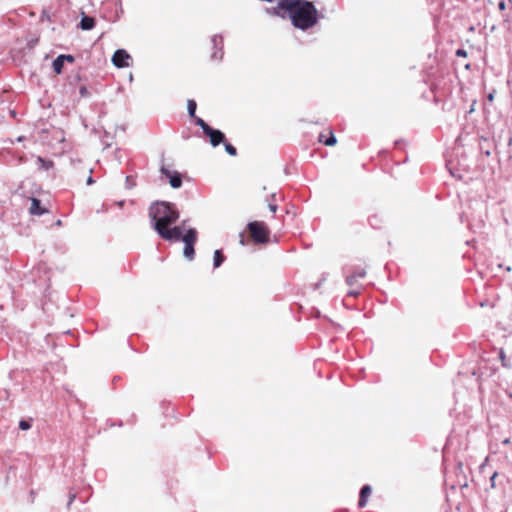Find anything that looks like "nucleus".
Returning <instances> with one entry per match:
<instances>
[{"mask_svg":"<svg viewBox=\"0 0 512 512\" xmlns=\"http://www.w3.org/2000/svg\"><path fill=\"white\" fill-rule=\"evenodd\" d=\"M281 6L289 11L293 25L299 29L311 28L318 21L317 10L311 2L296 0Z\"/></svg>","mask_w":512,"mask_h":512,"instance_id":"obj_1","label":"nucleus"},{"mask_svg":"<svg viewBox=\"0 0 512 512\" xmlns=\"http://www.w3.org/2000/svg\"><path fill=\"white\" fill-rule=\"evenodd\" d=\"M149 216L154 222V229L160 237L168 235V227L179 218V212L167 202H157L150 206Z\"/></svg>","mask_w":512,"mask_h":512,"instance_id":"obj_2","label":"nucleus"},{"mask_svg":"<svg viewBox=\"0 0 512 512\" xmlns=\"http://www.w3.org/2000/svg\"><path fill=\"white\" fill-rule=\"evenodd\" d=\"M247 231L255 244H267L270 241V229L263 221L249 222Z\"/></svg>","mask_w":512,"mask_h":512,"instance_id":"obj_3","label":"nucleus"},{"mask_svg":"<svg viewBox=\"0 0 512 512\" xmlns=\"http://www.w3.org/2000/svg\"><path fill=\"white\" fill-rule=\"evenodd\" d=\"M367 275L366 268L355 267L345 278L346 284L349 286L348 296L357 297L362 291L361 280Z\"/></svg>","mask_w":512,"mask_h":512,"instance_id":"obj_4","label":"nucleus"},{"mask_svg":"<svg viewBox=\"0 0 512 512\" xmlns=\"http://www.w3.org/2000/svg\"><path fill=\"white\" fill-rule=\"evenodd\" d=\"M196 124L200 126L204 134L209 137L212 146L216 147L224 142L225 135L220 130L210 127L202 118H197Z\"/></svg>","mask_w":512,"mask_h":512,"instance_id":"obj_5","label":"nucleus"},{"mask_svg":"<svg viewBox=\"0 0 512 512\" xmlns=\"http://www.w3.org/2000/svg\"><path fill=\"white\" fill-rule=\"evenodd\" d=\"M184 242L183 254L188 260H193L195 256L194 245L197 241V231L194 228L189 229L182 237Z\"/></svg>","mask_w":512,"mask_h":512,"instance_id":"obj_6","label":"nucleus"},{"mask_svg":"<svg viewBox=\"0 0 512 512\" xmlns=\"http://www.w3.org/2000/svg\"><path fill=\"white\" fill-rule=\"evenodd\" d=\"M131 60V56L123 49L115 51L112 56V63L118 68L129 67Z\"/></svg>","mask_w":512,"mask_h":512,"instance_id":"obj_7","label":"nucleus"},{"mask_svg":"<svg viewBox=\"0 0 512 512\" xmlns=\"http://www.w3.org/2000/svg\"><path fill=\"white\" fill-rule=\"evenodd\" d=\"M318 141L326 146H333L337 140L331 128H327L319 134Z\"/></svg>","mask_w":512,"mask_h":512,"instance_id":"obj_8","label":"nucleus"},{"mask_svg":"<svg viewBox=\"0 0 512 512\" xmlns=\"http://www.w3.org/2000/svg\"><path fill=\"white\" fill-rule=\"evenodd\" d=\"M161 172L169 178V183L173 188H179L182 185V179L179 173H172L167 168L162 167Z\"/></svg>","mask_w":512,"mask_h":512,"instance_id":"obj_9","label":"nucleus"},{"mask_svg":"<svg viewBox=\"0 0 512 512\" xmlns=\"http://www.w3.org/2000/svg\"><path fill=\"white\" fill-rule=\"evenodd\" d=\"M168 235L166 237H162L164 240L168 241H178L182 239L184 235H182V227L175 226L173 228L168 227Z\"/></svg>","mask_w":512,"mask_h":512,"instance_id":"obj_10","label":"nucleus"},{"mask_svg":"<svg viewBox=\"0 0 512 512\" xmlns=\"http://www.w3.org/2000/svg\"><path fill=\"white\" fill-rule=\"evenodd\" d=\"M371 493L372 489L369 485H364L361 488L358 502L360 508H363L367 504L368 498L370 497Z\"/></svg>","mask_w":512,"mask_h":512,"instance_id":"obj_11","label":"nucleus"},{"mask_svg":"<svg viewBox=\"0 0 512 512\" xmlns=\"http://www.w3.org/2000/svg\"><path fill=\"white\" fill-rule=\"evenodd\" d=\"M29 211L33 215H42L46 212V210L41 207L40 200L37 198H32Z\"/></svg>","mask_w":512,"mask_h":512,"instance_id":"obj_12","label":"nucleus"},{"mask_svg":"<svg viewBox=\"0 0 512 512\" xmlns=\"http://www.w3.org/2000/svg\"><path fill=\"white\" fill-rule=\"evenodd\" d=\"M95 26V19L89 16H83L80 21L82 30H91Z\"/></svg>","mask_w":512,"mask_h":512,"instance_id":"obj_13","label":"nucleus"},{"mask_svg":"<svg viewBox=\"0 0 512 512\" xmlns=\"http://www.w3.org/2000/svg\"><path fill=\"white\" fill-rule=\"evenodd\" d=\"M65 62V57L63 55H59L54 61H53V70L56 74H60L63 70Z\"/></svg>","mask_w":512,"mask_h":512,"instance_id":"obj_14","label":"nucleus"},{"mask_svg":"<svg viewBox=\"0 0 512 512\" xmlns=\"http://www.w3.org/2000/svg\"><path fill=\"white\" fill-rule=\"evenodd\" d=\"M225 260V256L223 255L221 250H215L213 264L215 268H218Z\"/></svg>","mask_w":512,"mask_h":512,"instance_id":"obj_15","label":"nucleus"},{"mask_svg":"<svg viewBox=\"0 0 512 512\" xmlns=\"http://www.w3.org/2000/svg\"><path fill=\"white\" fill-rule=\"evenodd\" d=\"M187 108H188V113L189 115L192 117V118H195V120L198 118L196 117V108H197V104L196 102L193 100V99H190L188 100L187 102Z\"/></svg>","mask_w":512,"mask_h":512,"instance_id":"obj_16","label":"nucleus"},{"mask_svg":"<svg viewBox=\"0 0 512 512\" xmlns=\"http://www.w3.org/2000/svg\"><path fill=\"white\" fill-rule=\"evenodd\" d=\"M224 145H225V150L229 155H231V156L237 155V150L233 145H231L230 143H224Z\"/></svg>","mask_w":512,"mask_h":512,"instance_id":"obj_17","label":"nucleus"},{"mask_svg":"<svg viewBox=\"0 0 512 512\" xmlns=\"http://www.w3.org/2000/svg\"><path fill=\"white\" fill-rule=\"evenodd\" d=\"M271 197H272V201H271V202H269V204H268V208H269V210H270L273 214H275V213H276V211H277V209H278V205H277V203L275 202V194H273Z\"/></svg>","mask_w":512,"mask_h":512,"instance_id":"obj_18","label":"nucleus"},{"mask_svg":"<svg viewBox=\"0 0 512 512\" xmlns=\"http://www.w3.org/2000/svg\"><path fill=\"white\" fill-rule=\"evenodd\" d=\"M19 428L21 430H28V429L31 428V423L29 421H27V420H21L19 422Z\"/></svg>","mask_w":512,"mask_h":512,"instance_id":"obj_19","label":"nucleus"},{"mask_svg":"<svg viewBox=\"0 0 512 512\" xmlns=\"http://www.w3.org/2000/svg\"><path fill=\"white\" fill-rule=\"evenodd\" d=\"M38 161H39L40 163H42L46 168H49V167H51V166H52V162H51V161H49L48 163H46V162H45V160H44L43 158H41V157H39V158H38Z\"/></svg>","mask_w":512,"mask_h":512,"instance_id":"obj_20","label":"nucleus"},{"mask_svg":"<svg viewBox=\"0 0 512 512\" xmlns=\"http://www.w3.org/2000/svg\"><path fill=\"white\" fill-rule=\"evenodd\" d=\"M76 498V494L75 493H70L69 494V501H68V507L71 506V504L73 503V501L75 500Z\"/></svg>","mask_w":512,"mask_h":512,"instance_id":"obj_21","label":"nucleus"},{"mask_svg":"<svg viewBox=\"0 0 512 512\" xmlns=\"http://www.w3.org/2000/svg\"><path fill=\"white\" fill-rule=\"evenodd\" d=\"M456 55H457V56L465 57V56H466V51H465V50H463V49H458V50L456 51Z\"/></svg>","mask_w":512,"mask_h":512,"instance_id":"obj_22","label":"nucleus"},{"mask_svg":"<svg viewBox=\"0 0 512 512\" xmlns=\"http://www.w3.org/2000/svg\"><path fill=\"white\" fill-rule=\"evenodd\" d=\"M80 94H81L82 96H86V95L88 94L87 88H86L85 86H82V87L80 88Z\"/></svg>","mask_w":512,"mask_h":512,"instance_id":"obj_23","label":"nucleus"},{"mask_svg":"<svg viewBox=\"0 0 512 512\" xmlns=\"http://www.w3.org/2000/svg\"><path fill=\"white\" fill-rule=\"evenodd\" d=\"M63 57H65V61H68V62H73L74 61V58L71 55H63Z\"/></svg>","mask_w":512,"mask_h":512,"instance_id":"obj_24","label":"nucleus"},{"mask_svg":"<svg viewBox=\"0 0 512 512\" xmlns=\"http://www.w3.org/2000/svg\"><path fill=\"white\" fill-rule=\"evenodd\" d=\"M500 358L502 360L503 365L506 366L507 364L505 363V355L503 351L500 352Z\"/></svg>","mask_w":512,"mask_h":512,"instance_id":"obj_25","label":"nucleus"},{"mask_svg":"<svg viewBox=\"0 0 512 512\" xmlns=\"http://www.w3.org/2000/svg\"><path fill=\"white\" fill-rule=\"evenodd\" d=\"M498 6H499V8H500L501 10H503V9L505 8V3H504V1H500V2H499V4H498Z\"/></svg>","mask_w":512,"mask_h":512,"instance_id":"obj_26","label":"nucleus"},{"mask_svg":"<svg viewBox=\"0 0 512 512\" xmlns=\"http://www.w3.org/2000/svg\"><path fill=\"white\" fill-rule=\"evenodd\" d=\"M497 476V473L494 472L491 476V481H492V487H494V478Z\"/></svg>","mask_w":512,"mask_h":512,"instance_id":"obj_27","label":"nucleus"},{"mask_svg":"<svg viewBox=\"0 0 512 512\" xmlns=\"http://www.w3.org/2000/svg\"><path fill=\"white\" fill-rule=\"evenodd\" d=\"M493 98H494V93H493V92L489 93V95H488V100H489V101H492V100H493Z\"/></svg>","mask_w":512,"mask_h":512,"instance_id":"obj_28","label":"nucleus"},{"mask_svg":"<svg viewBox=\"0 0 512 512\" xmlns=\"http://www.w3.org/2000/svg\"><path fill=\"white\" fill-rule=\"evenodd\" d=\"M91 182H92V178H91V177H89V179H88V183H91Z\"/></svg>","mask_w":512,"mask_h":512,"instance_id":"obj_29","label":"nucleus"}]
</instances>
